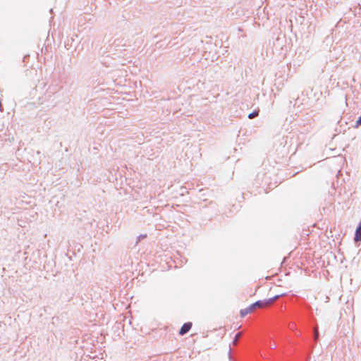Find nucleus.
I'll return each instance as SVG.
<instances>
[{
	"label": "nucleus",
	"mask_w": 361,
	"mask_h": 361,
	"mask_svg": "<svg viewBox=\"0 0 361 361\" xmlns=\"http://www.w3.org/2000/svg\"><path fill=\"white\" fill-rule=\"evenodd\" d=\"M192 327V323L191 322H186L180 328L179 331V334L183 336L185 334H187Z\"/></svg>",
	"instance_id": "obj_2"
},
{
	"label": "nucleus",
	"mask_w": 361,
	"mask_h": 361,
	"mask_svg": "<svg viewBox=\"0 0 361 361\" xmlns=\"http://www.w3.org/2000/svg\"><path fill=\"white\" fill-rule=\"evenodd\" d=\"M281 295H283L282 294L281 295H276L272 298H270L267 300H262L264 305V307L266 306H268L269 305H271V303H273L274 301H276L277 299H279Z\"/></svg>",
	"instance_id": "obj_4"
},
{
	"label": "nucleus",
	"mask_w": 361,
	"mask_h": 361,
	"mask_svg": "<svg viewBox=\"0 0 361 361\" xmlns=\"http://www.w3.org/2000/svg\"><path fill=\"white\" fill-rule=\"evenodd\" d=\"M240 336H241V333H238V334L235 335V338H234V340L233 341V343L234 345H236V344H237V343H238V339H239V338L240 337Z\"/></svg>",
	"instance_id": "obj_7"
},
{
	"label": "nucleus",
	"mask_w": 361,
	"mask_h": 361,
	"mask_svg": "<svg viewBox=\"0 0 361 361\" xmlns=\"http://www.w3.org/2000/svg\"><path fill=\"white\" fill-rule=\"evenodd\" d=\"M264 305L262 300H257L255 302L251 304L247 307L243 309L240 312V314L242 317H245L247 314L252 312L256 308L264 307Z\"/></svg>",
	"instance_id": "obj_1"
},
{
	"label": "nucleus",
	"mask_w": 361,
	"mask_h": 361,
	"mask_svg": "<svg viewBox=\"0 0 361 361\" xmlns=\"http://www.w3.org/2000/svg\"><path fill=\"white\" fill-rule=\"evenodd\" d=\"M258 114H259V111H254L248 115V118L250 119H252V118H255L256 116H257Z\"/></svg>",
	"instance_id": "obj_5"
},
{
	"label": "nucleus",
	"mask_w": 361,
	"mask_h": 361,
	"mask_svg": "<svg viewBox=\"0 0 361 361\" xmlns=\"http://www.w3.org/2000/svg\"><path fill=\"white\" fill-rule=\"evenodd\" d=\"M329 298L328 296H326L325 298H324V302H329Z\"/></svg>",
	"instance_id": "obj_9"
},
{
	"label": "nucleus",
	"mask_w": 361,
	"mask_h": 361,
	"mask_svg": "<svg viewBox=\"0 0 361 361\" xmlns=\"http://www.w3.org/2000/svg\"><path fill=\"white\" fill-rule=\"evenodd\" d=\"M354 240L355 242L361 241V219L357 228H356Z\"/></svg>",
	"instance_id": "obj_3"
},
{
	"label": "nucleus",
	"mask_w": 361,
	"mask_h": 361,
	"mask_svg": "<svg viewBox=\"0 0 361 361\" xmlns=\"http://www.w3.org/2000/svg\"><path fill=\"white\" fill-rule=\"evenodd\" d=\"M361 125V116L359 117V118L357 119V121H356V125L355 126L356 127H358L359 126Z\"/></svg>",
	"instance_id": "obj_8"
},
{
	"label": "nucleus",
	"mask_w": 361,
	"mask_h": 361,
	"mask_svg": "<svg viewBox=\"0 0 361 361\" xmlns=\"http://www.w3.org/2000/svg\"><path fill=\"white\" fill-rule=\"evenodd\" d=\"M318 338H319V331H318V328L316 326L314 329V341H317Z\"/></svg>",
	"instance_id": "obj_6"
},
{
	"label": "nucleus",
	"mask_w": 361,
	"mask_h": 361,
	"mask_svg": "<svg viewBox=\"0 0 361 361\" xmlns=\"http://www.w3.org/2000/svg\"><path fill=\"white\" fill-rule=\"evenodd\" d=\"M144 237H145V235H140L139 236V239H140V238H144Z\"/></svg>",
	"instance_id": "obj_10"
}]
</instances>
